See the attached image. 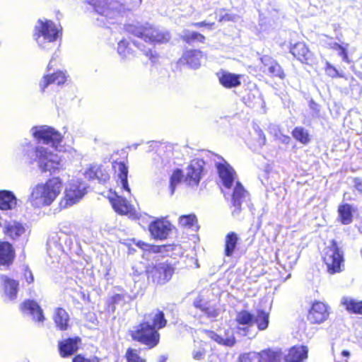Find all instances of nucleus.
Wrapping results in <instances>:
<instances>
[{"mask_svg":"<svg viewBox=\"0 0 362 362\" xmlns=\"http://www.w3.org/2000/svg\"><path fill=\"white\" fill-rule=\"evenodd\" d=\"M168 321L161 310L144 315V319L129 330L132 340L146 346L148 349L156 347L160 341L159 330L166 327Z\"/></svg>","mask_w":362,"mask_h":362,"instance_id":"obj_1","label":"nucleus"},{"mask_svg":"<svg viewBox=\"0 0 362 362\" xmlns=\"http://www.w3.org/2000/svg\"><path fill=\"white\" fill-rule=\"evenodd\" d=\"M63 182L59 177H52L44 183L37 184L32 188L28 202L35 208L50 206L60 194Z\"/></svg>","mask_w":362,"mask_h":362,"instance_id":"obj_2","label":"nucleus"},{"mask_svg":"<svg viewBox=\"0 0 362 362\" xmlns=\"http://www.w3.org/2000/svg\"><path fill=\"white\" fill-rule=\"evenodd\" d=\"M125 30L130 36L141 38L153 45L167 43L170 40L168 32L161 31L148 23L129 24L126 25Z\"/></svg>","mask_w":362,"mask_h":362,"instance_id":"obj_3","label":"nucleus"},{"mask_svg":"<svg viewBox=\"0 0 362 362\" xmlns=\"http://www.w3.org/2000/svg\"><path fill=\"white\" fill-rule=\"evenodd\" d=\"M175 269L174 264L166 260L148 264L145 269V274L148 281L163 286L172 279Z\"/></svg>","mask_w":362,"mask_h":362,"instance_id":"obj_4","label":"nucleus"},{"mask_svg":"<svg viewBox=\"0 0 362 362\" xmlns=\"http://www.w3.org/2000/svg\"><path fill=\"white\" fill-rule=\"evenodd\" d=\"M61 34L62 30L53 21L39 19L34 27L33 36L38 45L44 47L45 42H55Z\"/></svg>","mask_w":362,"mask_h":362,"instance_id":"obj_5","label":"nucleus"},{"mask_svg":"<svg viewBox=\"0 0 362 362\" xmlns=\"http://www.w3.org/2000/svg\"><path fill=\"white\" fill-rule=\"evenodd\" d=\"M34 153L35 158L31 163L36 160L42 173L49 172L50 174H54L62 169L60 160L46 148L36 146L34 148Z\"/></svg>","mask_w":362,"mask_h":362,"instance_id":"obj_6","label":"nucleus"},{"mask_svg":"<svg viewBox=\"0 0 362 362\" xmlns=\"http://www.w3.org/2000/svg\"><path fill=\"white\" fill-rule=\"evenodd\" d=\"M322 260L329 274H334L341 272L344 256L336 240H331L329 245L325 247Z\"/></svg>","mask_w":362,"mask_h":362,"instance_id":"obj_7","label":"nucleus"},{"mask_svg":"<svg viewBox=\"0 0 362 362\" xmlns=\"http://www.w3.org/2000/svg\"><path fill=\"white\" fill-rule=\"evenodd\" d=\"M107 199L116 214L128 216L133 219L139 218L140 215L135 207L125 197L119 195L116 192L110 190Z\"/></svg>","mask_w":362,"mask_h":362,"instance_id":"obj_8","label":"nucleus"},{"mask_svg":"<svg viewBox=\"0 0 362 362\" xmlns=\"http://www.w3.org/2000/svg\"><path fill=\"white\" fill-rule=\"evenodd\" d=\"M308 349L306 346L296 345L285 354L281 349L272 350L273 362H303L308 358Z\"/></svg>","mask_w":362,"mask_h":362,"instance_id":"obj_9","label":"nucleus"},{"mask_svg":"<svg viewBox=\"0 0 362 362\" xmlns=\"http://www.w3.org/2000/svg\"><path fill=\"white\" fill-rule=\"evenodd\" d=\"M32 130L33 136L44 144L57 148L62 141V135L53 127L48 126L35 127Z\"/></svg>","mask_w":362,"mask_h":362,"instance_id":"obj_10","label":"nucleus"},{"mask_svg":"<svg viewBox=\"0 0 362 362\" xmlns=\"http://www.w3.org/2000/svg\"><path fill=\"white\" fill-rule=\"evenodd\" d=\"M288 52L295 60L303 64L312 65L315 59V54L303 40L290 41Z\"/></svg>","mask_w":362,"mask_h":362,"instance_id":"obj_11","label":"nucleus"},{"mask_svg":"<svg viewBox=\"0 0 362 362\" xmlns=\"http://www.w3.org/2000/svg\"><path fill=\"white\" fill-rule=\"evenodd\" d=\"M84 177L89 180H98L100 183H106L110 179L108 166L102 163H93L87 166L83 173Z\"/></svg>","mask_w":362,"mask_h":362,"instance_id":"obj_12","label":"nucleus"},{"mask_svg":"<svg viewBox=\"0 0 362 362\" xmlns=\"http://www.w3.org/2000/svg\"><path fill=\"white\" fill-rule=\"evenodd\" d=\"M329 316V308L328 305L322 301L315 300L308 310L307 319L310 324H321L325 322Z\"/></svg>","mask_w":362,"mask_h":362,"instance_id":"obj_13","label":"nucleus"},{"mask_svg":"<svg viewBox=\"0 0 362 362\" xmlns=\"http://www.w3.org/2000/svg\"><path fill=\"white\" fill-rule=\"evenodd\" d=\"M95 12L100 16L108 17L119 11V3L117 0H86Z\"/></svg>","mask_w":362,"mask_h":362,"instance_id":"obj_14","label":"nucleus"},{"mask_svg":"<svg viewBox=\"0 0 362 362\" xmlns=\"http://www.w3.org/2000/svg\"><path fill=\"white\" fill-rule=\"evenodd\" d=\"M235 322L238 332L248 336L255 324V315L247 310H241L236 313Z\"/></svg>","mask_w":362,"mask_h":362,"instance_id":"obj_15","label":"nucleus"},{"mask_svg":"<svg viewBox=\"0 0 362 362\" xmlns=\"http://www.w3.org/2000/svg\"><path fill=\"white\" fill-rule=\"evenodd\" d=\"M148 230L155 240H165L171 230L170 223L163 218H156L148 225Z\"/></svg>","mask_w":362,"mask_h":362,"instance_id":"obj_16","label":"nucleus"},{"mask_svg":"<svg viewBox=\"0 0 362 362\" xmlns=\"http://www.w3.org/2000/svg\"><path fill=\"white\" fill-rule=\"evenodd\" d=\"M199 160H193L187 168V173L184 177L185 182L189 186H198L204 168Z\"/></svg>","mask_w":362,"mask_h":362,"instance_id":"obj_17","label":"nucleus"},{"mask_svg":"<svg viewBox=\"0 0 362 362\" xmlns=\"http://www.w3.org/2000/svg\"><path fill=\"white\" fill-rule=\"evenodd\" d=\"M112 168L113 170L114 177L116 179V182H119L122 185L123 190L130 193L131 189L128 183V167L123 161L115 160L112 163Z\"/></svg>","mask_w":362,"mask_h":362,"instance_id":"obj_18","label":"nucleus"},{"mask_svg":"<svg viewBox=\"0 0 362 362\" xmlns=\"http://www.w3.org/2000/svg\"><path fill=\"white\" fill-rule=\"evenodd\" d=\"M216 168L223 186L226 189H230L235 177L234 169L225 160L221 163H216Z\"/></svg>","mask_w":362,"mask_h":362,"instance_id":"obj_19","label":"nucleus"},{"mask_svg":"<svg viewBox=\"0 0 362 362\" xmlns=\"http://www.w3.org/2000/svg\"><path fill=\"white\" fill-rule=\"evenodd\" d=\"M16 253L13 245L6 240H0V266L9 268L16 259Z\"/></svg>","mask_w":362,"mask_h":362,"instance_id":"obj_20","label":"nucleus"},{"mask_svg":"<svg viewBox=\"0 0 362 362\" xmlns=\"http://www.w3.org/2000/svg\"><path fill=\"white\" fill-rule=\"evenodd\" d=\"M22 312H28L33 317V320L37 323H42L45 320L43 310L34 300H24L20 306Z\"/></svg>","mask_w":362,"mask_h":362,"instance_id":"obj_21","label":"nucleus"},{"mask_svg":"<svg viewBox=\"0 0 362 362\" xmlns=\"http://www.w3.org/2000/svg\"><path fill=\"white\" fill-rule=\"evenodd\" d=\"M260 61L271 77L281 80L286 78L283 68L276 60L269 56L264 55L260 58Z\"/></svg>","mask_w":362,"mask_h":362,"instance_id":"obj_22","label":"nucleus"},{"mask_svg":"<svg viewBox=\"0 0 362 362\" xmlns=\"http://www.w3.org/2000/svg\"><path fill=\"white\" fill-rule=\"evenodd\" d=\"M83 195L84 192L79 185L71 184L66 189L64 196L63 199L61 201L60 204L63 206V207L72 206L78 202Z\"/></svg>","mask_w":362,"mask_h":362,"instance_id":"obj_23","label":"nucleus"},{"mask_svg":"<svg viewBox=\"0 0 362 362\" xmlns=\"http://www.w3.org/2000/svg\"><path fill=\"white\" fill-rule=\"evenodd\" d=\"M238 362H273L272 349L243 353L238 357Z\"/></svg>","mask_w":362,"mask_h":362,"instance_id":"obj_24","label":"nucleus"},{"mask_svg":"<svg viewBox=\"0 0 362 362\" xmlns=\"http://www.w3.org/2000/svg\"><path fill=\"white\" fill-rule=\"evenodd\" d=\"M0 282L4 294L9 300H15L19 290V282L6 274H0Z\"/></svg>","mask_w":362,"mask_h":362,"instance_id":"obj_25","label":"nucleus"},{"mask_svg":"<svg viewBox=\"0 0 362 362\" xmlns=\"http://www.w3.org/2000/svg\"><path fill=\"white\" fill-rule=\"evenodd\" d=\"M66 81V73L61 70H57L52 74H45L42 76L39 84L40 91L44 93L48 86L51 84L63 85Z\"/></svg>","mask_w":362,"mask_h":362,"instance_id":"obj_26","label":"nucleus"},{"mask_svg":"<svg viewBox=\"0 0 362 362\" xmlns=\"http://www.w3.org/2000/svg\"><path fill=\"white\" fill-rule=\"evenodd\" d=\"M79 337H69L59 342V352L62 358H66L76 353L78 349Z\"/></svg>","mask_w":362,"mask_h":362,"instance_id":"obj_27","label":"nucleus"},{"mask_svg":"<svg viewBox=\"0 0 362 362\" xmlns=\"http://www.w3.org/2000/svg\"><path fill=\"white\" fill-rule=\"evenodd\" d=\"M25 232L24 226L16 221L6 222L4 228V234L13 240L19 238Z\"/></svg>","mask_w":362,"mask_h":362,"instance_id":"obj_28","label":"nucleus"},{"mask_svg":"<svg viewBox=\"0 0 362 362\" xmlns=\"http://www.w3.org/2000/svg\"><path fill=\"white\" fill-rule=\"evenodd\" d=\"M202 56L203 53L199 49H190L183 52L180 60L191 68L197 69L201 64L200 60Z\"/></svg>","mask_w":362,"mask_h":362,"instance_id":"obj_29","label":"nucleus"},{"mask_svg":"<svg viewBox=\"0 0 362 362\" xmlns=\"http://www.w3.org/2000/svg\"><path fill=\"white\" fill-rule=\"evenodd\" d=\"M52 319L59 330L65 331L68 329L70 318L64 308L62 307L55 308Z\"/></svg>","mask_w":362,"mask_h":362,"instance_id":"obj_30","label":"nucleus"},{"mask_svg":"<svg viewBox=\"0 0 362 362\" xmlns=\"http://www.w3.org/2000/svg\"><path fill=\"white\" fill-rule=\"evenodd\" d=\"M242 75L223 71L218 77L219 83L226 88H232L241 84Z\"/></svg>","mask_w":362,"mask_h":362,"instance_id":"obj_31","label":"nucleus"},{"mask_svg":"<svg viewBox=\"0 0 362 362\" xmlns=\"http://www.w3.org/2000/svg\"><path fill=\"white\" fill-rule=\"evenodd\" d=\"M17 205V199L9 190H0V209L7 211L14 209Z\"/></svg>","mask_w":362,"mask_h":362,"instance_id":"obj_32","label":"nucleus"},{"mask_svg":"<svg viewBox=\"0 0 362 362\" xmlns=\"http://www.w3.org/2000/svg\"><path fill=\"white\" fill-rule=\"evenodd\" d=\"M238 235L230 231L225 236L223 254L226 257H231L235 253L238 244Z\"/></svg>","mask_w":362,"mask_h":362,"instance_id":"obj_33","label":"nucleus"},{"mask_svg":"<svg viewBox=\"0 0 362 362\" xmlns=\"http://www.w3.org/2000/svg\"><path fill=\"white\" fill-rule=\"evenodd\" d=\"M341 305L349 313L362 315V300L344 297L341 300Z\"/></svg>","mask_w":362,"mask_h":362,"instance_id":"obj_34","label":"nucleus"},{"mask_svg":"<svg viewBox=\"0 0 362 362\" xmlns=\"http://www.w3.org/2000/svg\"><path fill=\"white\" fill-rule=\"evenodd\" d=\"M339 220L343 225L350 224L353 221V210L349 204H343L338 207Z\"/></svg>","mask_w":362,"mask_h":362,"instance_id":"obj_35","label":"nucleus"},{"mask_svg":"<svg viewBox=\"0 0 362 362\" xmlns=\"http://www.w3.org/2000/svg\"><path fill=\"white\" fill-rule=\"evenodd\" d=\"M246 191L240 182H236L235 186L233 190L231 202L233 205L239 211L241 208L243 199L245 197Z\"/></svg>","mask_w":362,"mask_h":362,"instance_id":"obj_36","label":"nucleus"},{"mask_svg":"<svg viewBox=\"0 0 362 362\" xmlns=\"http://www.w3.org/2000/svg\"><path fill=\"white\" fill-rule=\"evenodd\" d=\"M255 324H256L259 331L265 330L269 325V314L262 309L257 310V315L255 316Z\"/></svg>","mask_w":362,"mask_h":362,"instance_id":"obj_37","label":"nucleus"},{"mask_svg":"<svg viewBox=\"0 0 362 362\" xmlns=\"http://www.w3.org/2000/svg\"><path fill=\"white\" fill-rule=\"evenodd\" d=\"M177 248L180 249V246L175 244H167L160 245L149 244L148 252L152 253H165L166 256H170V252H173Z\"/></svg>","mask_w":362,"mask_h":362,"instance_id":"obj_38","label":"nucleus"},{"mask_svg":"<svg viewBox=\"0 0 362 362\" xmlns=\"http://www.w3.org/2000/svg\"><path fill=\"white\" fill-rule=\"evenodd\" d=\"M140 349L128 347L124 355L126 362H147L146 358L140 354Z\"/></svg>","mask_w":362,"mask_h":362,"instance_id":"obj_39","label":"nucleus"},{"mask_svg":"<svg viewBox=\"0 0 362 362\" xmlns=\"http://www.w3.org/2000/svg\"><path fill=\"white\" fill-rule=\"evenodd\" d=\"M181 39L184 42L188 45H192L195 42L204 44L206 42V37L197 31L187 32L181 37Z\"/></svg>","mask_w":362,"mask_h":362,"instance_id":"obj_40","label":"nucleus"},{"mask_svg":"<svg viewBox=\"0 0 362 362\" xmlns=\"http://www.w3.org/2000/svg\"><path fill=\"white\" fill-rule=\"evenodd\" d=\"M293 137L303 145H307L310 141L308 132L302 127H296L292 130Z\"/></svg>","mask_w":362,"mask_h":362,"instance_id":"obj_41","label":"nucleus"},{"mask_svg":"<svg viewBox=\"0 0 362 362\" xmlns=\"http://www.w3.org/2000/svg\"><path fill=\"white\" fill-rule=\"evenodd\" d=\"M178 224L182 228H191L197 226V218L194 214L182 215L179 217Z\"/></svg>","mask_w":362,"mask_h":362,"instance_id":"obj_42","label":"nucleus"},{"mask_svg":"<svg viewBox=\"0 0 362 362\" xmlns=\"http://www.w3.org/2000/svg\"><path fill=\"white\" fill-rule=\"evenodd\" d=\"M134 45L138 47V48L143 52V54L145 55L150 60L152 64H156L158 62L160 55L155 49H146L144 46H141L140 45L136 42H134Z\"/></svg>","mask_w":362,"mask_h":362,"instance_id":"obj_43","label":"nucleus"},{"mask_svg":"<svg viewBox=\"0 0 362 362\" xmlns=\"http://www.w3.org/2000/svg\"><path fill=\"white\" fill-rule=\"evenodd\" d=\"M348 46V44L343 46L337 42H334L331 45V49L338 51V54L342 58L343 61L349 64L350 63V60L347 52Z\"/></svg>","mask_w":362,"mask_h":362,"instance_id":"obj_44","label":"nucleus"},{"mask_svg":"<svg viewBox=\"0 0 362 362\" xmlns=\"http://www.w3.org/2000/svg\"><path fill=\"white\" fill-rule=\"evenodd\" d=\"M117 52L119 54L123 57H126L127 56L133 54V51L129 47V42L125 39H123L118 42Z\"/></svg>","mask_w":362,"mask_h":362,"instance_id":"obj_45","label":"nucleus"},{"mask_svg":"<svg viewBox=\"0 0 362 362\" xmlns=\"http://www.w3.org/2000/svg\"><path fill=\"white\" fill-rule=\"evenodd\" d=\"M183 177L184 175L182 170L177 168L173 172L170 178V185L173 189V191L174 190L175 186L181 182Z\"/></svg>","mask_w":362,"mask_h":362,"instance_id":"obj_46","label":"nucleus"},{"mask_svg":"<svg viewBox=\"0 0 362 362\" xmlns=\"http://www.w3.org/2000/svg\"><path fill=\"white\" fill-rule=\"evenodd\" d=\"M325 71L326 74L332 78L344 77L343 74L339 73V71L336 69V67L329 64V62L326 63Z\"/></svg>","mask_w":362,"mask_h":362,"instance_id":"obj_47","label":"nucleus"},{"mask_svg":"<svg viewBox=\"0 0 362 362\" xmlns=\"http://www.w3.org/2000/svg\"><path fill=\"white\" fill-rule=\"evenodd\" d=\"M211 337L214 339L216 341H217L218 344H225L227 346H233L235 343V339L234 337L228 338V339H223V337H220L217 334L211 332Z\"/></svg>","mask_w":362,"mask_h":362,"instance_id":"obj_48","label":"nucleus"},{"mask_svg":"<svg viewBox=\"0 0 362 362\" xmlns=\"http://www.w3.org/2000/svg\"><path fill=\"white\" fill-rule=\"evenodd\" d=\"M72 362H100V358L97 356L86 357L82 354H76L72 358Z\"/></svg>","mask_w":362,"mask_h":362,"instance_id":"obj_49","label":"nucleus"},{"mask_svg":"<svg viewBox=\"0 0 362 362\" xmlns=\"http://www.w3.org/2000/svg\"><path fill=\"white\" fill-rule=\"evenodd\" d=\"M192 26L197 28H205L209 30H211L214 29V28H215V23L214 22H206V21H202L200 22L192 23Z\"/></svg>","mask_w":362,"mask_h":362,"instance_id":"obj_50","label":"nucleus"},{"mask_svg":"<svg viewBox=\"0 0 362 362\" xmlns=\"http://www.w3.org/2000/svg\"><path fill=\"white\" fill-rule=\"evenodd\" d=\"M23 279L28 284H31L34 281V276L32 272L28 269H25L23 271Z\"/></svg>","mask_w":362,"mask_h":362,"instance_id":"obj_51","label":"nucleus"},{"mask_svg":"<svg viewBox=\"0 0 362 362\" xmlns=\"http://www.w3.org/2000/svg\"><path fill=\"white\" fill-rule=\"evenodd\" d=\"M353 183L354 189L362 194V178L361 177H354Z\"/></svg>","mask_w":362,"mask_h":362,"instance_id":"obj_52","label":"nucleus"},{"mask_svg":"<svg viewBox=\"0 0 362 362\" xmlns=\"http://www.w3.org/2000/svg\"><path fill=\"white\" fill-rule=\"evenodd\" d=\"M134 244L137 246L138 247H139L140 249L144 250V251H148V246H149V243H147L146 242H144L142 240H137L136 242H134Z\"/></svg>","mask_w":362,"mask_h":362,"instance_id":"obj_53","label":"nucleus"},{"mask_svg":"<svg viewBox=\"0 0 362 362\" xmlns=\"http://www.w3.org/2000/svg\"><path fill=\"white\" fill-rule=\"evenodd\" d=\"M235 16L230 14V13H226L223 16H221L218 20L219 22H225V21H233L235 20Z\"/></svg>","mask_w":362,"mask_h":362,"instance_id":"obj_54","label":"nucleus"},{"mask_svg":"<svg viewBox=\"0 0 362 362\" xmlns=\"http://www.w3.org/2000/svg\"><path fill=\"white\" fill-rule=\"evenodd\" d=\"M206 351L204 350H198L193 352V358L196 360H201L204 358Z\"/></svg>","mask_w":362,"mask_h":362,"instance_id":"obj_55","label":"nucleus"},{"mask_svg":"<svg viewBox=\"0 0 362 362\" xmlns=\"http://www.w3.org/2000/svg\"><path fill=\"white\" fill-rule=\"evenodd\" d=\"M122 299V296L120 294H115L110 298V304L115 305Z\"/></svg>","mask_w":362,"mask_h":362,"instance_id":"obj_56","label":"nucleus"},{"mask_svg":"<svg viewBox=\"0 0 362 362\" xmlns=\"http://www.w3.org/2000/svg\"><path fill=\"white\" fill-rule=\"evenodd\" d=\"M142 0H130L129 5L131 8L138 7L141 5Z\"/></svg>","mask_w":362,"mask_h":362,"instance_id":"obj_57","label":"nucleus"},{"mask_svg":"<svg viewBox=\"0 0 362 362\" xmlns=\"http://www.w3.org/2000/svg\"><path fill=\"white\" fill-rule=\"evenodd\" d=\"M286 257L288 259V264H293L295 262V260H296V258H295L294 256H287Z\"/></svg>","mask_w":362,"mask_h":362,"instance_id":"obj_58","label":"nucleus"},{"mask_svg":"<svg viewBox=\"0 0 362 362\" xmlns=\"http://www.w3.org/2000/svg\"><path fill=\"white\" fill-rule=\"evenodd\" d=\"M341 355L344 357H349L350 356V352L348 350H343L341 352Z\"/></svg>","mask_w":362,"mask_h":362,"instance_id":"obj_59","label":"nucleus"},{"mask_svg":"<svg viewBox=\"0 0 362 362\" xmlns=\"http://www.w3.org/2000/svg\"><path fill=\"white\" fill-rule=\"evenodd\" d=\"M158 362H167V357L165 356H161L158 360Z\"/></svg>","mask_w":362,"mask_h":362,"instance_id":"obj_60","label":"nucleus"},{"mask_svg":"<svg viewBox=\"0 0 362 362\" xmlns=\"http://www.w3.org/2000/svg\"><path fill=\"white\" fill-rule=\"evenodd\" d=\"M52 61H53V60H52V59H51V60L49 61V62L48 63L47 66V71H50V70L52 69Z\"/></svg>","mask_w":362,"mask_h":362,"instance_id":"obj_61","label":"nucleus"},{"mask_svg":"<svg viewBox=\"0 0 362 362\" xmlns=\"http://www.w3.org/2000/svg\"><path fill=\"white\" fill-rule=\"evenodd\" d=\"M291 139L288 136H284V141L288 144L290 141Z\"/></svg>","mask_w":362,"mask_h":362,"instance_id":"obj_62","label":"nucleus"},{"mask_svg":"<svg viewBox=\"0 0 362 362\" xmlns=\"http://www.w3.org/2000/svg\"><path fill=\"white\" fill-rule=\"evenodd\" d=\"M195 306H196L197 308H200L201 310H204V308H202L200 305H195Z\"/></svg>","mask_w":362,"mask_h":362,"instance_id":"obj_63","label":"nucleus"},{"mask_svg":"<svg viewBox=\"0 0 362 362\" xmlns=\"http://www.w3.org/2000/svg\"><path fill=\"white\" fill-rule=\"evenodd\" d=\"M263 139H264V143L265 140H266L264 135L263 136Z\"/></svg>","mask_w":362,"mask_h":362,"instance_id":"obj_64","label":"nucleus"}]
</instances>
